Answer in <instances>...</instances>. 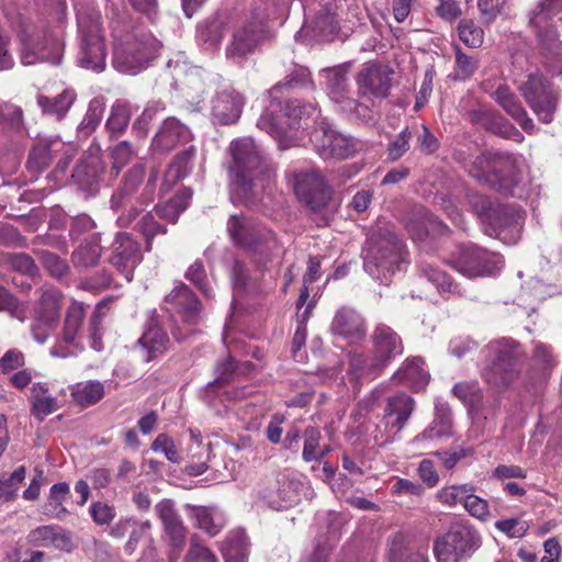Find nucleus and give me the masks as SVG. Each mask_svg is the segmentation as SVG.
<instances>
[{"label":"nucleus","mask_w":562,"mask_h":562,"mask_svg":"<svg viewBox=\"0 0 562 562\" xmlns=\"http://www.w3.org/2000/svg\"><path fill=\"white\" fill-rule=\"evenodd\" d=\"M145 175L144 165H134L123 175L110 198V209L117 214L116 225L121 228L132 226L140 212L154 201L158 170L150 171L144 186Z\"/></svg>","instance_id":"2"},{"label":"nucleus","mask_w":562,"mask_h":562,"mask_svg":"<svg viewBox=\"0 0 562 562\" xmlns=\"http://www.w3.org/2000/svg\"><path fill=\"white\" fill-rule=\"evenodd\" d=\"M191 516L194 518L196 527L210 537L217 536L227 524L225 515L216 507L192 506Z\"/></svg>","instance_id":"37"},{"label":"nucleus","mask_w":562,"mask_h":562,"mask_svg":"<svg viewBox=\"0 0 562 562\" xmlns=\"http://www.w3.org/2000/svg\"><path fill=\"white\" fill-rule=\"evenodd\" d=\"M452 436V415L447 403L436 404L435 418L431 425L416 436L415 441L431 440Z\"/></svg>","instance_id":"38"},{"label":"nucleus","mask_w":562,"mask_h":562,"mask_svg":"<svg viewBox=\"0 0 562 562\" xmlns=\"http://www.w3.org/2000/svg\"><path fill=\"white\" fill-rule=\"evenodd\" d=\"M348 67L345 65L326 68L322 76L326 79L329 98L341 105L342 111H353L358 108L357 100L349 97Z\"/></svg>","instance_id":"24"},{"label":"nucleus","mask_w":562,"mask_h":562,"mask_svg":"<svg viewBox=\"0 0 562 562\" xmlns=\"http://www.w3.org/2000/svg\"><path fill=\"white\" fill-rule=\"evenodd\" d=\"M249 546L245 530L234 529L220 543V550L225 562H248Z\"/></svg>","instance_id":"34"},{"label":"nucleus","mask_w":562,"mask_h":562,"mask_svg":"<svg viewBox=\"0 0 562 562\" xmlns=\"http://www.w3.org/2000/svg\"><path fill=\"white\" fill-rule=\"evenodd\" d=\"M463 167L481 186L506 195L520 182L517 158L509 151L488 150L470 158Z\"/></svg>","instance_id":"4"},{"label":"nucleus","mask_w":562,"mask_h":562,"mask_svg":"<svg viewBox=\"0 0 562 562\" xmlns=\"http://www.w3.org/2000/svg\"><path fill=\"white\" fill-rule=\"evenodd\" d=\"M227 233L235 245L255 252L265 254L270 251L278 254L281 250L271 231L258 227L251 220L241 214L229 216Z\"/></svg>","instance_id":"12"},{"label":"nucleus","mask_w":562,"mask_h":562,"mask_svg":"<svg viewBox=\"0 0 562 562\" xmlns=\"http://www.w3.org/2000/svg\"><path fill=\"white\" fill-rule=\"evenodd\" d=\"M36 256L50 277L60 280L69 274L70 267L67 260L58 255L48 250H38Z\"/></svg>","instance_id":"53"},{"label":"nucleus","mask_w":562,"mask_h":562,"mask_svg":"<svg viewBox=\"0 0 562 562\" xmlns=\"http://www.w3.org/2000/svg\"><path fill=\"white\" fill-rule=\"evenodd\" d=\"M243 98L234 90L217 93L212 100V117L215 123L228 125L235 123L241 113Z\"/></svg>","instance_id":"30"},{"label":"nucleus","mask_w":562,"mask_h":562,"mask_svg":"<svg viewBox=\"0 0 562 562\" xmlns=\"http://www.w3.org/2000/svg\"><path fill=\"white\" fill-rule=\"evenodd\" d=\"M482 546L480 532L467 521H457L434 541V554L438 562H461L469 559Z\"/></svg>","instance_id":"9"},{"label":"nucleus","mask_w":562,"mask_h":562,"mask_svg":"<svg viewBox=\"0 0 562 562\" xmlns=\"http://www.w3.org/2000/svg\"><path fill=\"white\" fill-rule=\"evenodd\" d=\"M405 263L403 241L389 228H378L368 238L363 258L364 271L373 279L387 282Z\"/></svg>","instance_id":"6"},{"label":"nucleus","mask_w":562,"mask_h":562,"mask_svg":"<svg viewBox=\"0 0 562 562\" xmlns=\"http://www.w3.org/2000/svg\"><path fill=\"white\" fill-rule=\"evenodd\" d=\"M187 560L189 562H218L215 553L209 547L200 543L195 537L190 539Z\"/></svg>","instance_id":"64"},{"label":"nucleus","mask_w":562,"mask_h":562,"mask_svg":"<svg viewBox=\"0 0 562 562\" xmlns=\"http://www.w3.org/2000/svg\"><path fill=\"white\" fill-rule=\"evenodd\" d=\"M284 116L289 120V126L294 128L301 125L302 120L318 116L317 108L313 104H302L299 100H289L284 106Z\"/></svg>","instance_id":"50"},{"label":"nucleus","mask_w":562,"mask_h":562,"mask_svg":"<svg viewBox=\"0 0 562 562\" xmlns=\"http://www.w3.org/2000/svg\"><path fill=\"white\" fill-rule=\"evenodd\" d=\"M459 38L469 47L476 48L483 44L484 32L472 20H461L458 25Z\"/></svg>","instance_id":"59"},{"label":"nucleus","mask_w":562,"mask_h":562,"mask_svg":"<svg viewBox=\"0 0 562 562\" xmlns=\"http://www.w3.org/2000/svg\"><path fill=\"white\" fill-rule=\"evenodd\" d=\"M561 11L562 0H541L529 20L539 42L549 52L559 48V32L555 22L562 20Z\"/></svg>","instance_id":"15"},{"label":"nucleus","mask_w":562,"mask_h":562,"mask_svg":"<svg viewBox=\"0 0 562 562\" xmlns=\"http://www.w3.org/2000/svg\"><path fill=\"white\" fill-rule=\"evenodd\" d=\"M393 70L384 65L364 64L356 81L360 94L385 98L391 88Z\"/></svg>","instance_id":"21"},{"label":"nucleus","mask_w":562,"mask_h":562,"mask_svg":"<svg viewBox=\"0 0 562 562\" xmlns=\"http://www.w3.org/2000/svg\"><path fill=\"white\" fill-rule=\"evenodd\" d=\"M165 109V103L161 101L149 102L133 123L132 131L136 137L145 138L148 135L150 122L158 113L164 112Z\"/></svg>","instance_id":"55"},{"label":"nucleus","mask_w":562,"mask_h":562,"mask_svg":"<svg viewBox=\"0 0 562 562\" xmlns=\"http://www.w3.org/2000/svg\"><path fill=\"white\" fill-rule=\"evenodd\" d=\"M487 348L492 359L484 368L482 376L490 386L496 390L506 389L520 373V346L510 338H501L492 341Z\"/></svg>","instance_id":"8"},{"label":"nucleus","mask_w":562,"mask_h":562,"mask_svg":"<svg viewBox=\"0 0 562 562\" xmlns=\"http://www.w3.org/2000/svg\"><path fill=\"white\" fill-rule=\"evenodd\" d=\"M135 229L143 236L145 241V249L147 251L153 249V243L156 236L166 235L168 232L167 226L160 224L156 220V214L154 211L145 213L135 224Z\"/></svg>","instance_id":"48"},{"label":"nucleus","mask_w":562,"mask_h":562,"mask_svg":"<svg viewBox=\"0 0 562 562\" xmlns=\"http://www.w3.org/2000/svg\"><path fill=\"white\" fill-rule=\"evenodd\" d=\"M413 132L409 127H405L400 134L392 139L387 145V158L391 161H396L402 158L409 149V142Z\"/></svg>","instance_id":"63"},{"label":"nucleus","mask_w":562,"mask_h":562,"mask_svg":"<svg viewBox=\"0 0 562 562\" xmlns=\"http://www.w3.org/2000/svg\"><path fill=\"white\" fill-rule=\"evenodd\" d=\"M374 367L385 369L396 357L403 353L400 335L385 324H378L372 333Z\"/></svg>","instance_id":"20"},{"label":"nucleus","mask_w":562,"mask_h":562,"mask_svg":"<svg viewBox=\"0 0 562 562\" xmlns=\"http://www.w3.org/2000/svg\"><path fill=\"white\" fill-rule=\"evenodd\" d=\"M26 540L34 547L55 548L66 552L74 548L71 533L56 525L40 526L31 530Z\"/></svg>","instance_id":"28"},{"label":"nucleus","mask_w":562,"mask_h":562,"mask_svg":"<svg viewBox=\"0 0 562 562\" xmlns=\"http://www.w3.org/2000/svg\"><path fill=\"white\" fill-rule=\"evenodd\" d=\"M519 90L525 100L543 123H549L558 105V97L552 93L551 83L541 75H530L520 85Z\"/></svg>","instance_id":"17"},{"label":"nucleus","mask_w":562,"mask_h":562,"mask_svg":"<svg viewBox=\"0 0 562 562\" xmlns=\"http://www.w3.org/2000/svg\"><path fill=\"white\" fill-rule=\"evenodd\" d=\"M192 195L190 188H183L167 202L156 204L153 211L159 218L176 224L180 214L189 206Z\"/></svg>","instance_id":"41"},{"label":"nucleus","mask_w":562,"mask_h":562,"mask_svg":"<svg viewBox=\"0 0 562 562\" xmlns=\"http://www.w3.org/2000/svg\"><path fill=\"white\" fill-rule=\"evenodd\" d=\"M293 187L297 199L314 212L325 207L331 196L330 187L312 168L294 172Z\"/></svg>","instance_id":"16"},{"label":"nucleus","mask_w":562,"mask_h":562,"mask_svg":"<svg viewBox=\"0 0 562 562\" xmlns=\"http://www.w3.org/2000/svg\"><path fill=\"white\" fill-rule=\"evenodd\" d=\"M335 336L350 344H358L367 336V325L363 316L355 308L342 306L337 310L330 325Z\"/></svg>","instance_id":"23"},{"label":"nucleus","mask_w":562,"mask_h":562,"mask_svg":"<svg viewBox=\"0 0 562 562\" xmlns=\"http://www.w3.org/2000/svg\"><path fill=\"white\" fill-rule=\"evenodd\" d=\"M192 135L190 130L176 117H167L151 140V149L166 154L178 144L188 143Z\"/></svg>","instance_id":"27"},{"label":"nucleus","mask_w":562,"mask_h":562,"mask_svg":"<svg viewBox=\"0 0 562 562\" xmlns=\"http://www.w3.org/2000/svg\"><path fill=\"white\" fill-rule=\"evenodd\" d=\"M469 492H474V486L470 484L443 486L437 492L438 501L449 507L458 504L464 505Z\"/></svg>","instance_id":"57"},{"label":"nucleus","mask_w":562,"mask_h":562,"mask_svg":"<svg viewBox=\"0 0 562 562\" xmlns=\"http://www.w3.org/2000/svg\"><path fill=\"white\" fill-rule=\"evenodd\" d=\"M420 276L432 283L438 292L446 296L460 295L461 292L450 276L430 263H422Z\"/></svg>","instance_id":"47"},{"label":"nucleus","mask_w":562,"mask_h":562,"mask_svg":"<svg viewBox=\"0 0 562 562\" xmlns=\"http://www.w3.org/2000/svg\"><path fill=\"white\" fill-rule=\"evenodd\" d=\"M194 156L195 147L191 145L175 157L167 170L166 179L162 184L164 187L167 186L166 190H168L175 182L190 173L193 167Z\"/></svg>","instance_id":"46"},{"label":"nucleus","mask_w":562,"mask_h":562,"mask_svg":"<svg viewBox=\"0 0 562 562\" xmlns=\"http://www.w3.org/2000/svg\"><path fill=\"white\" fill-rule=\"evenodd\" d=\"M25 479V468H16L10 477L0 480V503L13 501L18 495L19 484Z\"/></svg>","instance_id":"58"},{"label":"nucleus","mask_w":562,"mask_h":562,"mask_svg":"<svg viewBox=\"0 0 562 562\" xmlns=\"http://www.w3.org/2000/svg\"><path fill=\"white\" fill-rule=\"evenodd\" d=\"M110 249L109 263L123 274L127 282L132 281L135 268L143 260L139 241L131 233L117 232Z\"/></svg>","instance_id":"18"},{"label":"nucleus","mask_w":562,"mask_h":562,"mask_svg":"<svg viewBox=\"0 0 562 562\" xmlns=\"http://www.w3.org/2000/svg\"><path fill=\"white\" fill-rule=\"evenodd\" d=\"M104 108L105 105L101 98H94L89 102L87 113L78 126L81 135L88 136L99 126Z\"/></svg>","instance_id":"54"},{"label":"nucleus","mask_w":562,"mask_h":562,"mask_svg":"<svg viewBox=\"0 0 562 562\" xmlns=\"http://www.w3.org/2000/svg\"><path fill=\"white\" fill-rule=\"evenodd\" d=\"M265 33L263 21L250 22L235 32L226 48L227 58L239 63L246 55L255 52L265 37Z\"/></svg>","instance_id":"22"},{"label":"nucleus","mask_w":562,"mask_h":562,"mask_svg":"<svg viewBox=\"0 0 562 562\" xmlns=\"http://www.w3.org/2000/svg\"><path fill=\"white\" fill-rule=\"evenodd\" d=\"M393 379L398 382H407L417 391L424 389L429 381V373L424 368V361L419 357L406 359Z\"/></svg>","instance_id":"42"},{"label":"nucleus","mask_w":562,"mask_h":562,"mask_svg":"<svg viewBox=\"0 0 562 562\" xmlns=\"http://www.w3.org/2000/svg\"><path fill=\"white\" fill-rule=\"evenodd\" d=\"M186 278L198 286V289L206 296H213V288L206 279V272L201 261H194L187 270Z\"/></svg>","instance_id":"61"},{"label":"nucleus","mask_w":562,"mask_h":562,"mask_svg":"<svg viewBox=\"0 0 562 562\" xmlns=\"http://www.w3.org/2000/svg\"><path fill=\"white\" fill-rule=\"evenodd\" d=\"M449 265L462 276L474 279L492 277L503 266V257L474 244L461 245L451 255Z\"/></svg>","instance_id":"11"},{"label":"nucleus","mask_w":562,"mask_h":562,"mask_svg":"<svg viewBox=\"0 0 562 562\" xmlns=\"http://www.w3.org/2000/svg\"><path fill=\"white\" fill-rule=\"evenodd\" d=\"M471 203L482 221L491 225L497 238L507 244L518 240L524 223V212L518 206L494 205L481 195H473Z\"/></svg>","instance_id":"10"},{"label":"nucleus","mask_w":562,"mask_h":562,"mask_svg":"<svg viewBox=\"0 0 562 562\" xmlns=\"http://www.w3.org/2000/svg\"><path fill=\"white\" fill-rule=\"evenodd\" d=\"M132 117V105L127 101L116 100L110 109L105 130L110 137L121 136L127 128Z\"/></svg>","instance_id":"44"},{"label":"nucleus","mask_w":562,"mask_h":562,"mask_svg":"<svg viewBox=\"0 0 562 562\" xmlns=\"http://www.w3.org/2000/svg\"><path fill=\"white\" fill-rule=\"evenodd\" d=\"M155 512L160 519L166 540L170 547L169 562H177L187 540V528L171 499L165 498L155 505Z\"/></svg>","instance_id":"19"},{"label":"nucleus","mask_w":562,"mask_h":562,"mask_svg":"<svg viewBox=\"0 0 562 562\" xmlns=\"http://www.w3.org/2000/svg\"><path fill=\"white\" fill-rule=\"evenodd\" d=\"M226 33V23L221 18H214L198 27L199 45L205 50L218 47Z\"/></svg>","instance_id":"45"},{"label":"nucleus","mask_w":562,"mask_h":562,"mask_svg":"<svg viewBox=\"0 0 562 562\" xmlns=\"http://www.w3.org/2000/svg\"><path fill=\"white\" fill-rule=\"evenodd\" d=\"M103 170L101 158L98 155H89L75 167L72 179L80 188L91 189Z\"/></svg>","instance_id":"43"},{"label":"nucleus","mask_w":562,"mask_h":562,"mask_svg":"<svg viewBox=\"0 0 562 562\" xmlns=\"http://www.w3.org/2000/svg\"><path fill=\"white\" fill-rule=\"evenodd\" d=\"M390 562H429L427 547L416 546L408 533L396 532L387 539Z\"/></svg>","instance_id":"26"},{"label":"nucleus","mask_w":562,"mask_h":562,"mask_svg":"<svg viewBox=\"0 0 562 562\" xmlns=\"http://www.w3.org/2000/svg\"><path fill=\"white\" fill-rule=\"evenodd\" d=\"M477 68V58L475 56L464 54L459 47H457L454 78L458 80H467L475 74Z\"/></svg>","instance_id":"60"},{"label":"nucleus","mask_w":562,"mask_h":562,"mask_svg":"<svg viewBox=\"0 0 562 562\" xmlns=\"http://www.w3.org/2000/svg\"><path fill=\"white\" fill-rule=\"evenodd\" d=\"M86 317V308L82 303L72 302L68 307L61 329V341L80 350L83 346L79 342L80 330Z\"/></svg>","instance_id":"35"},{"label":"nucleus","mask_w":562,"mask_h":562,"mask_svg":"<svg viewBox=\"0 0 562 562\" xmlns=\"http://www.w3.org/2000/svg\"><path fill=\"white\" fill-rule=\"evenodd\" d=\"M112 22L113 67L122 74L136 75L157 58L161 43L149 32L121 29Z\"/></svg>","instance_id":"3"},{"label":"nucleus","mask_w":562,"mask_h":562,"mask_svg":"<svg viewBox=\"0 0 562 562\" xmlns=\"http://www.w3.org/2000/svg\"><path fill=\"white\" fill-rule=\"evenodd\" d=\"M304 447L302 458L305 462L316 461V454L319 450V441L322 439L321 430L316 427L310 426L305 428L304 434Z\"/></svg>","instance_id":"62"},{"label":"nucleus","mask_w":562,"mask_h":562,"mask_svg":"<svg viewBox=\"0 0 562 562\" xmlns=\"http://www.w3.org/2000/svg\"><path fill=\"white\" fill-rule=\"evenodd\" d=\"M415 408L413 397L404 392L390 396L384 408L383 423L398 434L407 424Z\"/></svg>","instance_id":"29"},{"label":"nucleus","mask_w":562,"mask_h":562,"mask_svg":"<svg viewBox=\"0 0 562 562\" xmlns=\"http://www.w3.org/2000/svg\"><path fill=\"white\" fill-rule=\"evenodd\" d=\"M169 338L155 317H150L135 348L145 362H149L168 350Z\"/></svg>","instance_id":"25"},{"label":"nucleus","mask_w":562,"mask_h":562,"mask_svg":"<svg viewBox=\"0 0 562 562\" xmlns=\"http://www.w3.org/2000/svg\"><path fill=\"white\" fill-rule=\"evenodd\" d=\"M494 100L520 125L525 132L529 134L532 133L535 128L532 120L528 116L521 103L509 88L505 86L498 87L494 92Z\"/></svg>","instance_id":"33"},{"label":"nucleus","mask_w":562,"mask_h":562,"mask_svg":"<svg viewBox=\"0 0 562 562\" xmlns=\"http://www.w3.org/2000/svg\"><path fill=\"white\" fill-rule=\"evenodd\" d=\"M453 395L459 398L471 414L488 417L483 412V393L477 381H464L456 383L452 387Z\"/></svg>","instance_id":"39"},{"label":"nucleus","mask_w":562,"mask_h":562,"mask_svg":"<svg viewBox=\"0 0 562 562\" xmlns=\"http://www.w3.org/2000/svg\"><path fill=\"white\" fill-rule=\"evenodd\" d=\"M136 154V147H134L128 140H121L110 148V156L112 159L111 171L115 177L119 176L122 168L125 167Z\"/></svg>","instance_id":"56"},{"label":"nucleus","mask_w":562,"mask_h":562,"mask_svg":"<svg viewBox=\"0 0 562 562\" xmlns=\"http://www.w3.org/2000/svg\"><path fill=\"white\" fill-rule=\"evenodd\" d=\"M471 122L491 131L497 135L509 138L519 135V132L502 115L494 110L479 106L469 112Z\"/></svg>","instance_id":"32"},{"label":"nucleus","mask_w":562,"mask_h":562,"mask_svg":"<svg viewBox=\"0 0 562 562\" xmlns=\"http://www.w3.org/2000/svg\"><path fill=\"white\" fill-rule=\"evenodd\" d=\"M314 150L323 159H348L359 149L358 140L335 131L325 121L318 123L311 133Z\"/></svg>","instance_id":"14"},{"label":"nucleus","mask_w":562,"mask_h":562,"mask_svg":"<svg viewBox=\"0 0 562 562\" xmlns=\"http://www.w3.org/2000/svg\"><path fill=\"white\" fill-rule=\"evenodd\" d=\"M76 98L77 94L75 90L65 89L61 93L53 98L41 94L37 97L36 101L43 114L61 120L68 113Z\"/></svg>","instance_id":"40"},{"label":"nucleus","mask_w":562,"mask_h":562,"mask_svg":"<svg viewBox=\"0 0 562 562\" xmlns=\"http://www.w3.org/2000/svg\"><path fill=\"white\" fill-rule=\"evenodd\" d=\"M102 250L100 233H93L83 238L71 254V262L75 269L87 270L98 266Z\"/></svg>","instance_id":"31"},{"label":"nucleus","mask_w":562,"mask_h":562,"mask_svg":"<svg viewBox=\"0 0 562 562\" xmlns=\"http://www.w3.org/2000/svg\"><path fill=\"white\" fill-rule=\"evenodd\" d=\"M78 64L86 69L101 72L105 69V30L101 12L94 7L77 10Z\"/></svg>","instance_id":"5"},{"label":"nucleus","mask_w":562,"mask_h":562,"mask_svg":"<svg viewBox=\"0 0 562 562\" xmlns=\"http://www.w3.org/2000/svg\"><path fill=\"white\" fill-rule=\"evenodd\" d=\"M69 493V485L66 482H59L50 487L49 502L45 507V514L58 520L65 519L68 510L63 505L65 496Z\"/></svg>","instance_id":"51"},{"label":"nucleus","mask_w":562,"mask_h":562,"mask_svg":"<svg viewBox=\"0 0 562 562\" xmlns=\"http://www.w3.org/2000/svg\"><path fill=\"white\" fill-rule=\"evenodd\" d=\"M72 396L81 406L93 405L104 396V385L100 381H88L85 384H78L72 391Z\"/></svg>","instance_id":"52"},{"label":"nucleus","mask_w":562,"mask_h":562,"mask_svg":"<svg viewBox=\"0 0 562 562\" xmlns=\"http://www.w3.org/2000/svg\"><path fill=\"white\" fill-rule=\"evenodd\" d=\"M228 155L226 170L231 199L248 202L257 182L272 171L271 164L263 148L250 137L232 140Z\"/></svg>","instance_id":"1"},{"label":"nucleus","mask_w":562,"mask_h":562,"mask_svg":"<svg viewBox=\"0 0 562 562\" xmlns=\"http://www.w3.org/2000/svg\"><path fill=\"white\" fill-rule=\"evenodd\" d=\"M373 364L374 357H372V359H368L362 353H349V368L347 373L355 380L374 379L384 369L375 368Z\"/></svg>","instance_id":"49"},{"label":"nucleus","mask_w":562,"mask_h":562,"mask_svg":"<svg viewBox=\"0 0 562 562\" xmlns=\"http://www.w3.org/2000/svg\"><path fill=\"white\" fill-rule=\"evenodd\" d=\"M63 293L54 286H43L41 296L34 308V315L41 317L46 324H57L60 316V302Z\"/></svg>","instance_id":"36"},{"label":"nucleus","mask_w":562,"mask_h":562,"mask_svg":"<svg viewBox=\"0 0 562 562\" xmlns=\"http://www.w3.org/2000/svg\"><path fill=\"white\" fill-rule=\"evenodd\" d=\"M165 303L166 308L175 312L187 327L182 330L180 326H175L172 328L175 339L182 341L193 335L195 333L193 327L201 319V302L192 290L186 284H180L166 296Z\"/></svg>","instance_id":"13"},{"label":"nucleus","mask_w":562,"mask_h":562,"mask_svg":"<svg viewBox=\"0 0 562 562\" xmlns=\"http://www.w3.org/2000/svg\"><path fill=\"white\" fill-rule=\"evenodd\" d=\"M21 64L32 66L37 63H60L59 32L48 29L44 22L23 19L16 31Z\"/></svg>","instance_id":"7"}]
</instances>
